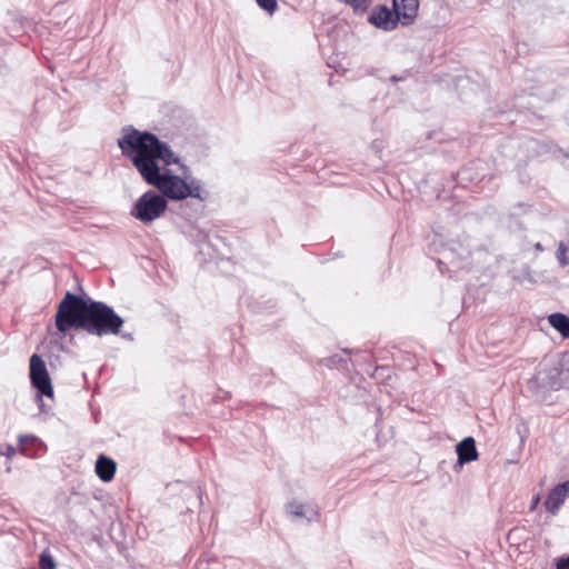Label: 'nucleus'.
Masks as SVG:
<instances>
[{
    "label": "nucleus",
    "mask_w": 569,
    "mask_h": 569,
    "mask_svg": "<svg viewBox=\"0 0 569 569\" xmlns=\"http://www.w3.org/2000/svg\"><path fill=\"white\" fill-rule=\"evenodd\" d=\"M118 146L122 154L131 160L144 181L156 187L164 198L183 200L191 197L203 201L208 197L201 180L196 178L188 180V176L182 178L172 174L169 169L161 171L158 160L162 161L166 167L179 164L184 173L188 168L180 162V158L169 144L161 141L154 133L127 126L121 130Z\"/></svg>",
    "instance_id": "obj_1"
},
{
    "label": "nucleus",
    "mask_w": 569,
    "mask_h": 569,
    "mask_svg": "<svg viewBox=\"0 0 569 569\" xmlns=\"http://www.w3.org/2000/svg\"><path fill=\"white\" fill-rule=\"evenodd\" d=\"M54 323L62 335L74 329L102 337L118 335L123 319L102 301L67 291L58 305Z\"/></svg>",
    "instance_id": "obj_2"
},
{
    "label": "nucleus",
    "mask_w": 569,
    "mask_h": 569,
    "mask_svg": "<svg viewBox=\"0 0 569 569\" xmlns=\"http://www.w3.org/2000/svg\"><path fill=\"white\" fill-rule=\"evenodd\" d=\"M167 207L168 202L162 194L148 190L138 198L130 214L143 223H149L161 217Z\"/></svg>",
    "instance_id": "obj_3"
},
{
    "label": "nucleus",
    "mask_w": 569,
    "mask_h": 569,
    "mask_svg": "<svg viewBox=\"0 0 569 569\" xmlns=\"http://www.w3.org/2000/svg\"><path fill=\"white\" fill-rule=\"evenodd\" d=\"M30 379L32 386L41 396L52 397L53 389L46 362L37 353L30 358Z\"/></svg>",
    "instance_id": "obj_4"
},
{
    "label": "nucleus",
    "mask_w": 569,
    "mask_h": 569,
    "mask_svg": "<svg viewBox=\"0 0 569 569\" xmlns=\"http://www.w3.org/2000/svg\"><path fill=\"white\" fill-rule=\"evenodd\" d=\"M368 21L378 29L392 31L401 23V18L393 6L390 9L386 4H378L372 8Z\"/></svg>",
    "instance_id": "obj_5"
},
{
    "label": "nucleus",
    "mask_w": 569,
    "mask_h": 569,
    "mask_svg": "<svg viewBox=\"0 0 569 569\" xmlns=\"http://www.w3.org/2000/svg\"><path fill=\"white\" fill-rule=\"evenodd\" d=\"M569 493V480L558 483L547 495L543 506L546 510L557 516Z\"/></svg>",
    "instance_id": "obj_6"
},
{
    "label": "nucleus",
    "mask_w": 569,
    "mask_h": 569,
    "mask_svg": "<svg viewBox=\"0 0 569 569\" xmlns=\"http://www.w3.org/2000/svg\"><path fill=\"white\" fill-rule=\"evenodd\" d=\"M392 4L397 9V13L399 12L402 26H410L415 22L418 16L419 0H392Z\"/></svg>",
    "instance_id": "obj_7"
},
{
    "label": "nucleus",
    "mask_w": 569,
    "mask_h": 569,
    "mask_svg": "<svg viewBox=\"0 0 569 569\" xmlns=\"http://www.w3.org/2000/svg\"><path fill=\"white\" fill-rule=\"evenodd\" d=\"M458 455V463L463 466L465 463L475 461L478 459V451L476 448V441L472 437L462 439L456 447Z\"/></svg>",
    "instance_id": "obj_8"
},
{
    "label": "nucleus",
    "mask_w": 569,
    "mask_h": 569,
    "mask_svg": "<svg viewBox=\"0 0 569 569\" xmlns=\"http://www.w3.org/2000/svg\"><path fill=\"white\" fill-rule=\"evenodd\" d=\"M116 468V462L111 458H108L103 455L99 456L96 461L97 476L104 482L113 479Z\"/></svg>",
    "instance_id": "obj_9"
},
{
    "label": "nucleus",
    "mask_w": 569,
    "mask_h": 569,
    "mask_svg": "<svg viewBox=\"0 0 569 569\" xmlns=\"http://www.w3.org/2000/svg\"><path fill=\"white\" fill-rule=\"evenodd\" d=\"M548 321L563 338H569V317L561 312L552 313Z\"/></svg>",
    "instance_id": "obj_10"
},
{
    "label": "nucleus",
    "mask_w": 569,
    "mask_h": 569,
    "mask_svg": "<svg viewBox=\"0 0 569 569\" xmlns=\"http://www.w3.org/2000/svg\"><path fill=\"white\" fill-rule=\"evenodd\" d=\"M337 1L340 3L350 6L355 13L365 12L370 6V0H337Z\"/></svg>",
    "instance_id": "obj_11"
},
{
    "label": "nucleus",
    "mask_w": 569,
    "mask_h": 569,
    "mask_svg": "<svg viewBox=\"0 0 569 569\" xmlns=\"http://www.w3.org/2000/svg\"><path fill=\"white\" fill-rule=\"evenodd\" d=\"M39 567L40 569H54L56 561L48 551H42L39 557Z\"/></svg>",
    "instance_id": "obj_12"
},
{
    "label": "nucleus",
    "mask_w": 569,
    "mask_h": 569,
    "mask_svg": "<svg viewBox=\"0 0 569 569\" xmlns=\"http://www.w3.org/2000/svg\"><path fill=\"white\" fill-rule=\"evenodd\" d=\"M256 2L260 9L270 16H272L278 9L277 0H256Z\"/></svg>",
    "instance_id": "obj_13"
},
{
    "label": "nucleus",
    "mask_w": 569,
    "mask_h": 569,
    "mask_svg": "<svg viewBox=\"0 0 569 569\" xmlns=\"http://www.w3.org/2000/svg\"><path fill=\"white\" fill-rule=\"evenodd\" d=\"M557 259L561 267H566L569 264V260L567 258V247L562 241L559 242V244H558Z\"/></svg>",
    "instance_id": "obj_14"
},
{
    "label": "nucleus",
    "mask_w": 569,
    "mask_h": 569,
    "mask_svg": "<svg viewBox=\"0 0 569 569\" xmlns=\"http://www.w3.org/2000/svg\"><path fill=\"white\" fill-rule=\"evenodd\" d=\"M288 512L293 517H307L305 506L298 502H290L288 505Z\"/></svg>",
    "instance_id": "obj_15"
},
{
    "label": "nucleus",
    "mask_w": 569,
    "mask_h": 569,
    "mask_svg": "<svg viewBox=\"0 0 569 569\" xmlns=\"http://www.w3.org/2000/svg\"><path fill=\"white\" fill-rule=\"evenodd\" d=\"M556 569H569V556H562L555 559Z\"/></svg>",
    "instance_id": "obj_16"
},
{
    "label": "nucleus",
    "mask_w": 569,
    "mask_h": 569,
    "mask_svg": "<svg viewBox=\"0 0 569 569\" xmlns=\"http://www.w3.org/2000/svg\"><path fill=\"white\" fill-rule=\"evenodd\" d=\"M16 453H17V448L11 445H7L3 450H0V455L9 457V458L13 457Z\"/></svg>",
    "instance_id": "obj_17"
},
{
    "label": "nucleus",
    "mask_w": 569,
    "mask_h": 569,
    "mask_svg": "<svg viewBox=\"0 0 569 569\" xmlns=\"http://www.w3.org/2000/svg\"><path fill=\"white\" fill-rule=\"evenodd\" d=\"M540 502V496L539 495H536L532 500H531V503L529 506V511H535L538 507Z\"/></svg>",
    "instance_id": "obj_18"
},
{
    "label": "nucleus",
    "mask_w": 569,
    "mask_h": 569,
    "mask_svg": "<svg viewBox=\"0 0 569 569\" xmlns=\"http://www.w3.org/2000/svg\"><path fill=\"white\" fill-rule=\"evenodd\" d=\"M535 249H536V251H539V252H542V251H543V247H542V244H541L540 242H537V243L535 244Z\"/></svg>",
    "instance_id": "obj_19"
},
{
    "label": "nucleus",
    "mask_w": 569,
    "mask_h": 569,
    "mask_svg": "<svg viewBox=\"0 0 569 569\" xmlns=\"http://www.w3.org/2000/svg\"><path fill=\"white\" fill-rule=\"evenodd\" d=\"M27 439V436L20 435L19 436V442L22 445L24 440Z\"/></svg>",
    "instance_id": "obj_20"
},
{
    "label": "nucleus",
    "mask_w": 569,
    "mask_h": 569,
    "mask_svg": "<svg viewBox=\"0 0 569 569\" xmlns=\"http://www.w3.org/2000/svg\"><path fill=\"white\" fill-rule=\"evenodd\" d=\"M336 358H337V357H332V358L328 359L327 361H328V362H331V363H335V362H336ZM326 365H327V366H330V363H326Z\"/></svg>",
    "instance_id": "obj_21"
},
{
    "label": "nucleus",
    "mask_w": 569,
    "mask_h": 569,
    "mask_svg": "<svg viewBox=\"0 0 569 569\" xmlns=\"http://www.w3.org/2000/svg\"><path fill=\"white\" fill-rule=\"evenodd\" d=\"M124 338L131 339V335L123 336Z\"/></svg>",
    "instance_id": "obj_22"
}]
</instances>
